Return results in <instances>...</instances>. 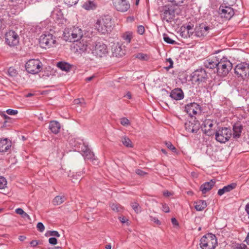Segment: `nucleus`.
<instances>
[{
    "label": "nucleus",
    "instance_id": "obj_36",
    "mask_svg": "<svg viewBox=\"0 0 249 249\" xmlns=\"http://www.w3.org/2000/svg\"><path fill=\"white\" fill-rule=\"evenodd\" d=\"M135 57L140 60L142 61H147L149 58V57L147 54L143 53H138L136 55Z\"/></svg>",
    "mask_w": 249,
    "mask_h": 249
},
{
    "label": "nucleus",
    "instance_id": "obj_1",
    "mask_svg": "<svg viewBox=\"0 0 249 249\" xmlns=\"http://www.w3.org/2000/svg\"><path fill=\"white\" fill-rule=\"evenodd\" d=\"M63 38L66 41L74 42L82 39L83 34L82 29L78 27L72 26L66 28L63 32Z\"/></svg>",
    "mask_w": 249,
    "mask_h": 249
},
{
    "label": "nucleus",
    "instance_id": "obj_14",
    "mask_svg": "<svg viewBox=\"0 0 249 249\" xmlns=\"http://www.w3.org/2000/svg\"><path fill=\"white\" fill-rule=\"evenodd\" d=\"M220 55L211 56L207 57L203 62L204 66L209 69L216 71L217 65L219 64V58Z\"/></svg>",
    "mask_w": 249,
    "mask_h": 249
},
{
    "label": "nucleus",
    "instance_id": "obj_32",
    "mask_svg": "<svg viewBox=\"0 0 249 249\" xmlns=\"http://www.w3.org/2000/svg\"><path fill=\"white\" fill-rule=\"evenodd\" d=\"M122 37L126 43H130L133 38V33L131 31L125 32L122 34Z\"/></svg>",
    "mask_w": 249,
    "mask_h": 249
},
{
    "label": "nucleus",
    "instance_id": "obj_62",
    "mask_svg": "<svg viewBox=\"0 0 249 249\" xmlns=\"http://www.w3.org/2000/svg\"><path fill=\"white\" fill-rule=\"evenodd\" d=\"M119 219L120 220V221L122 223H125L127 221H128V220L127 219L125 218V217L124 216H123V217H119Z\"/></svg>",
    "mask_w": 249,
    "mask_h": 249
},
{
    "label": "nucleus",
    "instance_id": "obj_2",
    "mask_svg": "<svg viewBox=\"0 0 249 249\" xmlns=\"http://www.w3.org/2000/svg\"><path fill=\"white\" fill-rule=\"evenodd\" d=\"M97 31L102 34H108L112 29L111 19L109 16H105L98 19L95 24Z\"/></svg>",
    "mask_w": 249,
    "mask_h": 249
},
{
    "label": "nucleus",
    "instance_id": "obj_19",
    "mask_svg": "<svg viewBox=\"0 0 249 249\" xmlns=\"http://www.w3.org/2000/svg\"><path fill=\"white\" fill-rule=\"evenodd\" d=\"M214 121L211 119H205L202 124V127L204 129L203 130L204 133L208 136H211L213 134L211 132V129L213 125Z\"/></svg>",
    "mask_w": 249,
    "mask_h": 249
},
{
    "label": "nucleus",
    "instance_id": "obj_6",
    "mask_svg": "<svg viewBox=\"0 0 249 249\" xmlns=\"http://www.w3.org/2000/svg\"><path fill=\"white\" fill-rule=\"evenodd\" d=\"M231 136V130L229 127H219L215 133L216 140L220 143H225L230 140Z\"/></svg>",
    "mask_w": 249,
    "mask_h": 249
},
{
    "label": "nucleus",
    "instance_id": "obj_29",
    "mask_svg": "<svg viewBox=\"0 0 249 249\" xmlns=\"http://www.w3.org/2000/svg\"><path fill=\"white\" fill-rule=\"evenodd\" d=\"M53 16H56V18L60 19L63 18V14L60 6H56L52 12Z\"/></svg>",
    "mask_w": 249,
    "mask_h": 249
},
{
    "label": "nucleus",
    "instance_id": "obj_30",
    "mask_svg": "<svg viewBox=\"0 0 249 249\" xmlns=\"http://www.w3.org/2000/svg\"><path fill=\"white\" fill-rule=\"evenodd\" d=\"M204 30L202 28L201 24L196 26L195 29V36L197 37H204L206 36V33H204Z\"/></svg>",
    "mask_w": 249,
    "mask_h": 249
},
{
    "label": "nucleus",
    "instance_id": "obj_53",
    "mask_svg": "<svg viewBox=\"0 0 249 249\" xmlns=\"http://www.w3.org/2000/svg\"><path fill=\"white\" fill-rule=\"evenodd\" d=\"M234 249H248L247 246L244 244H238Z\"/></svg>",
    "mask_w": 249,
    "mask_h": 249
},
{
    "label": "nucleus",
    "instance_id": "obj_58",
    "mask_svg": "<svg viewBox=\"0 0 249 249\" xmlns=\"http://www.w3.org/2000/svg\"><path fill=\"white\" fill-rule=\"evenodd\" d=\"M30 244L32 247H35L38 244V242L36 240H32L30 242Z\"/></svg>",
    "mask_w": 249,
    "mask_h": 249
},
{
    "label": "nucleus",
    "instance_id": "obj_7",
    "mask_svg": "<svg viewBox=\"0 0 249 249\" xmlns=\"http://www.w3.org/2000/svg\"><path fill=\"white\" fill-rule=\"evenodd\" d=\"M42 63L38 59H30L25 65L27 71L31 74H36L41 71Z\"/></svg>",
    "mask_w": 249,
    "mask_h": 249
},
{
    "label": "nucleus",
    "instance_id": "obj_18",
    "mask_svg": "<svg viewBox=\"0 0 249 249\" xmlns=\"http://www.w3.org/2000/svg\"><path fill=\"white\" fill-rule=\"evenodd\" d=\"M185 129L193 133H196L200 127V124L198 121L194 120L193 122L187 121L184 124Z\"/></svg>",
    "mask_w": 249,
    "mask_h": 249
},
{
    "label": "nucleus",
    "instance_id": "obj_51",
    "mask_svg": "<svg viewBox=\"0 0 249 249\" xmlns=\"http://www.w3.org/2000/svg\"><path fill=\"white\" fill-rule=\"evenodd\" d=\"M49 243L53 245H55L57 243V240L55 237H51L49 239Z\"/></svg>",
    "mask_w": 249,
    "mask_h": 249
},
{
    "label": "nucleus",
    "instance_id": "obj_37",
    "mask_svg": "<svg viewBox=\"0 0 249 249\" xmlns=\"http://www.w3.org/2000/svg\"><path fill=\"white\" fill-rule=\"evenodd\" d=\"M179 32L180 36L181 37L184 38L189 37V31L186 30L185 27H181Z\"/></svg>",
    "mask_w": 249,
    "mask_h": 249
},
{
    "label": "nucleus",
    "instance_id": "obj_48",
    "mask_svg": "<svg viewBox=\"0 0 249 249\" xmlns=\"http://www.w3.org/2000/svg\"><path fill=\"white\" fill-rule=\"evenodd\" d=\"M48 234L49 236H54V237H59L60 236V234L58 233V231H49Z\"/></svg>",
    "mask_w": 249,
    "mask_h": 249
},
{
    "label": "nucleus",
    "instance_id": "obj_3",
    "mask_svg": "<svg viewBox=\"0 0 249 249\" xmlns=\"http://www.w3.org/2000/svg\"><path fill=\"white\" fill-rule=\"evenodd\" d=\"M219 64L217 65L216 72L220 76H226L232 68L231 62L226 57L219 56Z\"/></svg>",
    "mask_w": 249,
    "mask_h": 249
},
{
    "label": "nucleus",
    "instance_id": "obj_60",
    "mask_svg": "<svg viewBox=\"0 0 249 249\" xmlns=\"http://www.w3.org/2000/svg\"><path fill=\"white\" fill-rule=\"evenodd\" d=\"M166 61L169 63V68L173 67V61L171 58H169L166 59Z\"/></svg>",
    "mask_w": 249,
    "mask_h": 249
},
{
    "label": "nucleus",
    "instance_id": "obj_49",
    "mask_svg": "<svg viewBox=\"0 0 249 249\" xmlns=\"http://www.w3.org/2000/svg\"><path fill=\"white\" fill-rule=\"evenodd\" d=\"M36 228L40 232H43L45 230V227L41 222H38L37 223Z\"/></svg>",
    "mask_w": 249,
    "mask_h": 249
},
{
    "label": "nucleus",
    "instance_id": "obj_59",
    "mask_svg": "<svg viewBox=\"0 0 249 249\" xmlns=\"http://www.w3.org/2000/svg\"><path fill=\"white\" fill-rule=\"evenodd\" d=\"M171 222H172V224L175 226L178 225V223L177 220L175 218H172Z\"/></svg>",
    "mask_w": 249,
    "mask_h": 249
},
{
    "label": "nucleus",
    "instance_id": "obj_50",
    "mask_svg": "<svg viewBox=\"0 0 249 249\" xmlns=\"http://www.w3.org/2000/svg\"><path fill=\"white\" fill-rule=\"evenodd\" d=\"M150 220L153 222L155 224H156L158 225H160L161 224L160 221L158 220V219L157 217H153L152 216H150Z\"/></svg>",
    "mask_w": 249,
    "mask_h": 249
},
{
    "label": "nucleus",
    "instance_id": "obj_38",
    "mask_svg": "<svg viewBox=\"0 0 249 249\" xmlns=\"http://www.w3.org/2000/svg\"><path fill=\"white\" fill-rule=\"evenodd\" d=\"M131 206L136 213H138L141 212V207L137 202H132L131 203Z\"/></svg>",
    "mask_w": 249,
    "mask_h": 249
},
{
    "label": "nucleus",
    "instance_id": "obj_61",
    "mask_svg": "<svg viewBox=\"0 0 249 249\" xmlns=\"http://www.w3.org/2000/svg\"><path fill=\"white\" fill-rule=\"evenodd\" d=\"M22 217L23 218H27L29 220H31L30 216L27 213H26L25 212H24V214H23L22 215Z\"/></svg>",
    "mask_w": 249,
    "mask_h": 249
},
{
    "label": "nucleus",
    "instance_id": "obj_46",
    "mask_svg": "<svg viewBox=\"0 0 249 249\" xmlns=\"http://www.w3.org/2000/svg\"><path fill=\"white\" fill-rule=\"evenodd\" d=\"M201 25L202 26V28H203L204 31H205L204 33H206V36H207L209 32V30L211 29L210 27L208 26V25H207L204 23H201Z\"/></svg>",
    "mask_w": 249,
    "mask_h": 249
},
{
    "label": "nucleus",
    "instance_id": "obj_33",
    "mask_svg": "<svg viewBox=\"0 0 249 249\" xmlns=\"http://www.w3.org/2000/svg\"><path fill=\"white\" fill-rule=\"evenodd\" d=\"M66 200L64 196H57L53 199V203L54 205H59L63 203Z\"/></svg>",
    "mask_w": 249,
    "mask_h": 249
},
{
    "label": "nucleus",
    "instance_id": "obj_57",
    "mask_svg": "<svg viewBox=\"0 0 249 249\" xmlns=\"http://www.w3.org/2000/svg\"><path fill=\"white\" fill-rule=\"evenodd\" d=\"M15 212L21 215L23 214H24V211L21 208H18V209H16Z\"/></svg>",
    "mask_w": 249,
    "mask_h": 249
},
{
    "label": "nucleus",
    "instance_id": "obj_20",
    "mask_svg": "<svg viewBox=\"0 0 249 249\" xmlns=\"http://www.w3.org/2000/svg\"><path fill=\"white\" fill-rule=\"evenodd\" d=\"M81 151L82 152V155L84 157L85 160H89L94 161H97V160L95 158L94 155L93 153L91 151V150L88 147V146L84 145L83 147H82Z\"/></svg>",
    "mask_w": 249,
    "mask_h": 249
},
{
    "label": "nucleus",
    "instance_id": "obj_15",
    "mask_svg": "<svg viewBox=\"0 0 249 249\" xmlns=\"http://www.w3.org/2000/svg\"><path fill=\"white\" fill-rule=\"evenodd\" d=\"M201 110L200 106L195 102L188 104L185 107V111L191 117L196 115L198 112L201 113Z\"/></svg>",
    "mask_w": 249,
    "mask_h": 249
},
{
    "label": "nucleus",
    "instance_id": "obj_27",
    "mask_svg": "<svg viewBox=\"0 0 249 249\" xmlns=\"http://www.w3.org/2000/svg\"><path fill=\"white\" fill-rule=\"evenodd\" d=\"M82 7L87 10H94L97 7V4L94 1L89 0L83 4Z\"/></svg>",
    "mask_w": 249,
    "mask_h": 249
},
{
    "label": "nucleus",
    "instance_id": "obj_43",
    "mask_svg": "<svg viewBox=\"0 0 249 249\" xmlns=\"http://www.w3.org/2000/svg\"><path fill=\"white\" fill-rule=\"evenodd\" d=\"M7 184L6 179L3 177H0V189H3Z\"/></svg>",
    "mask_w": 249,
    "mask_h": 249
},
{
    "label": "nucleus",
    "instance_id": "obj_35",
    "mask_svg": "<svg viewBox=\"0 0 249 249\" xmlns=\"http://www.w3.org/2000/svg\"><path fill=\"white\" fill-rule=\"evenodd\" d=\"M110 206L113 211L116 212H121L123 209V208L118 203H111L110 204Z\"/></svg>",
    "mask_w": 249,
    "mask_h": 249
},
{
    "label": "nucleus",
    "instance_id": "obj_44",
    "mask_svg": "<svg viewBox=\"0 0 249 249\" xmlns=\"http://www.w3.org/2000/svg\"><path fill=\"white\" fill-rule=\"evenodd\" d=\"M78 1V0H64L65 4L69 6H72L76 4Z\"/></svg>",
    "mask_w": 249,
    "mask_h": 249
},
{
    "label": "nucleus",
    "instance_id": "obj_24",
    "mask_svg": "<svg viewBox=\"0 0 249 249\" xmlns=\"http://www.w3.org/2000/svg\"><path fill=\"white\" fill-rule=\"evenodd\" d=\"M11 147V142L7 139L0 140V152H8Z\"/></svg>",
    "mask_w": 249,
    "mask_h": 249
},
{
    "label": "nucleus",
    "instance_id": "obj_4",
    "mask_svg": "<svg viewBox=\"0 0 249 249\" xmlns=\"http://www.w3.org/2000/svg\"><path fill=\"white\" fill-rule=\"evenodd\" d=\"M217 244V239L212 233L203 236L200 240L199 245L202 249H214Z\"/></svg>",
    "mask_w": 249,
    "mask_h": 249
},
{
    "label": "nucleus",
    "instance_id": "obj_11",
    "mask_svg": "<svg viewBox=\"0 0 249 249\" xmlns=\"http://www.w3.org/2000/svg\"><path fill=\"white\" fill-rule=\"evenodd\" d=\"M232 6L222 4L219 8L218 13L221 18L230 19L234 14Z\"/></svg>",
    "mask_w": 249,
    "mask_h": 249
},
{
    "label": "nucleus",
    "instance_id": "obj_13",
    "mask_svg": "<svg viewBox=\"0 0 249 249\" xmlns=\"http://www.w3.org/2000/svg\"><path fill=\"white\" fill-rule=\"evenodd\" d=\"M5 42L10 46H16L19 42V36L14 31L10 30L5 35Z\"/></svg>",
    "mask_w": 249,
    "mask_h": 249
},
{
    "label": "nucleus",
    "instance_id": "obj_28",
    "mask_svg": "<svg viewBox=\"0 0 249 249\" xmlns=\"http://www.w3.org/2000/svg\"><path fill=\"white\" fill-rule=\"evenodd\" d=\"M195 208L197 211H201L207 207V203L205 200H199L194 202Z\"/></svg>",
    "mask_w": 249,
    "mask_h": 249
},
{
    "label": "nucleus",
    "instance_id": "obj_10",
    "mask_svg": "<svg viewBox=\"0 0 249 249\" xmlns=\"http://www.w3.org/2000/svg\"><path fill=\"white\" fill-rule=\"evenodd\" d=\"M234 72L238 77L248 79L249 76V64L241 63L237 64L234 68Z\"/></svg>",
    "mask_w": 249,
    "mask_h": 249
},
{
    "label": "nucleus",
    "instance_id": "obj_31",
    "mask_svg": "<svg viewBox=\"0 0 249 249\" xmlns=\"http://www.w3.org/2000/svg\"><path fill=\"white\" fill-rule=\"evenodd\" d=\"M57 66L60 69L65 71H68L71 68V66L67 62H59L57 64Z\"/></svg>",
    "mask_w": 249,
    "mask_h": 249
},
{
    "label": "nucleus",
    "instance_id": "obj_54",
    "mask_svg": "<svg viewBox=\"0 0 249 249\" xmlns=\"http://www.w3.org/2000/svg\"><path fill=\"white\" fill-rule=\"evenodd\" d=\"M136 173L141 177H143L147 174V173L144 171L139 169L136 170Z\"/></svg>",
    "mask_w": 249,
    "mask_h": 249
},
{
    "label": "nucleus",
    "instance_id": "obj_63",
    "mask_svg": "<svg viewBox=\"0 0 249 249\" xmlns=\"http://www.w3.org/2000/svg\"><path fill=\"white\" fill-rule=\"evenodd\" d=\"M169 1L174 3L175 4H177L178 2H183V0H169Z\"/></svg>",
    "mask_w": 249,
    "mask_h": 249
},
{
    "label": "nucleus",
    "instance_id": "obj_64",
    "mask_svg": "<svg viewBox=\"0 0 249 249\" xmlns=\"http://www.w3.org/2000/svg\"><path fill=\"white\" fill-rule=\"evenodd\" d=\"M245 211L247 213L249 214V202L245 206Z\"/></svg>",
    "mask_w": 249,
    "mask_h": 249
},
{
    "label": "nucleus",
    "instance_id": "obj_42",
    "mask_svg": "<svg viewBox=\"0 0 249 249\" xmlns=\"http://www.w3.org/2000/svg\"><path fill=\"white\" fill-rule=\"evenodd\" d=\"M120 124L123 126H127L130 124V122L128 119L123 117L120 119Z\"/></svg>",
    "mask_w": 249,
    "mask_h": 249
},
{
    "label": "nucleus",
    "instance_id": "obj_47",
    "mask_svg": "<svg viewBox=\"0 0 249 249\" xmlns=\"http://www.w3.org/2000/svg\"><path fill=\"white\" fill-rule=\"evenodd\" d=\"M145 32V29L143 26L142 25H139L137 27V33L142 35H143Z\"/></svg>",
    "mask_w": 249,
    "mask_h": 249
},
{
    "label": "nucleus",
    "instance_id": "obj_52",
    "mask_svg": "<svg viewBox=\"0 0 249 249\" xmlns=\"http://www.w3.org/2000/svg\"><path fill=\"white\" fill-rule=\"evenodd\" d=\"M17 110H14L12 109H8L6 110V113L10 115H15L18 113Z\"/></svg>",
    "mask_w": 249,
    "mask_h": 249
},
{
    "label": "nucleus",
    "instance_id": "obj_55",
    "mask_svg": "<svg viewBox=\"0 0 249 249\" xmlns=\"http://www.w3.org/2000/svg\"><path fill=\"white\" fill-rule=\"evenodd\" d=\"M181 27H185L186 30L189 31L190 30H193V27H194V25L192 24H190L187 25L186 26H182Z\"/></svg>",
    "mask_w": 249,
    "mask_h": 249
},
{
    "label": "nucleus",
    "instance_id": "obj_41",
    "mask_svg": "<svg viewBox=\"0 0 249 249\" xmlns=\"http://www.w3.org/2000/svg\"><path fill=\"white\" fill-rule=\"evenodd\" d=\"M165 144L166 147L171 150L172 152L175 153H178V151L176 148L170 142H166Z\"/></svg>",
    "mask_w": 249,
    "mask_h": 249
},
{
    "label": "nucleus",
    "instance_id": "obj_8",
    "mask_svg": "<svg viewBox=\"0 0 249 249\" xmlns=\"http://www.w3.org/2000/svg\"><path fill=\"white\" fill-rule=\"evenodd\" d=\"M56 43L55 37L51 34L42 35L39 38V44L43 48H49Z\"/></svg>",
    "mask_w": 249,
    "mask_h": 249
},
{
    "label": "nucleus",
    "instance_id": "obj_56",
    "mask_svg": "<svg viewBox=\"0 0 249 249\" xmlns=\"http://www.w3.org/2000/svg\"><path fill=\"white\" fill-rule=\"evenodd\" d=\"M162 210L165 213H169L170 212L169 207L165 204L162 205Z\"/></svg>",
    "mask_w": 249,
    "mask_h": 249
},
{
    "label": "nucleus",
    "instance_id": "obj_26",
    "mask_svg": "<svg viewBox=\"0 0 249 249\" xmlns=\"http://www.w3.org/2000/svg\"><path fill=\"white\" fill-rule=\"evenodd\" d=\"M236 183H232L230 184H229L227 186L223 187L222 189H220L218 190L217 194L218 195L221 196L224 194L228 192H230L236 187Z\"/></svg>",
    "mask_w": 249,
    "mask_h": 249
},
{
    "label": "nucleus",
    "instance_id": "obj_45",
    "mask_svg": "<svg viewBox=\"0 0 249 249\" xmlns=\"http://www.w3.org/2000/svg\"><path fill=\"white\" fill-rule=\"evenodd\" d=\"M223 3L229 6H233L236 3L237 0H222Z\"/></svg>",
    "mask_w": 249,
    "mask_h": 249
},
{
    "label": "nucleus",
    "instance_id": "obj_21",
    "mask_svg": "<svg viewBox=\"0 0 249 249\" xmlns=\"http://www.w3.org/2000/svg\"><path fill=\"white\" fill-rule=\"evenodd\" d=\"M170 96L176 100H180L184 98V93L180 88L175 89L170 93Z\"/></svg>",
    "mask_w": 249,
    "mask_h": 249
},
{
    "label": "nucleus",
    "instance_id": "obj_16",
    "mask_svg": "<svg viewBox=\"0 0 249 249\" xmlns=\"http://www.w3.org/2000/svg\"><path fill=\"white\" fill-rule=\"evenodd\" d=\"M113 4L117 11L122 12L127 11L130 6L127 0H113Z\"/></svg>",
    "mask_w": 249,
    "mask_h": 249
},
{
    "label": "nucleus",
    "instance_id": "obj_9",
    "mask_svg": "<svg viewBox=\"0 0 249 249\" xmlns=\"http://www.w3.org/2000/svg\"><path fill=\"white\" fill-rule=\"evenodd\" d=\"M208 76L204 69L200 68L195 71L191 74L192 81L198 83L206 82Z\"/></svg>",
    "mask_w": 249,
    "mask_h": 249
},
{
    "label": "nucleus",
    "instance_id": "obj_5",
    "mask_svg": "<svg viewBox=\"0 0 249 249\" xmlns=\"http://www.w3.org/2000/svg\"><path fill=\"white\" fill-rule=\"evenodd\" d=\"M90 50L92 53L97 57L106 56L108 53L107 45L101 42L93 43L90 47Z\"/></svg>",
    "mask_w": 249,
    "mask_h": 249
},
{
    "label": "nucleus",
    "instance_id": "obj_23",
    "mask_svg": "<svg viewBox=\"0 0 249 249\" xmlns=\"http://www.w3.org/2000/svg\"><path fill=\"white\" fill-rule=\"evenodd\" d=\"M49 129L53 133L57 134L60 132L61 124L56 121H52L49 123Z\"/></svg>",
    "mask_w": 249,
    "mask_h": 249
},
{
    "label": "nucleus",
    "instance_id": "obj_40",
    "mask_svg": "<svg viewBox=\"0 0 249 249\" xmlns=\"http://www.w3.org/2000/svg\"><path fill=\"white\" fill-rule=\"evenodd\" d=\"M8 74L10 76L15 77L18 75V71L13 67H10L8 70Z\"/></svg>",
    "mask_w": 249,
    "mask_h": 249
},
{
    "label": "nucleus",
    "instance_id": "obj_25",
    "mask_svg": "<svg viewBox=\"0 0 249 249\" xmlns=\"http://www.w3.org/2000/svg\"><path fill=\"white\" fill-rule=\"evenodd\" d=\"M233 134L232 136L234 139H238L241 136V134L243 129V126L240 123H237L234 124L232 127Z\"/></svg>",
    "mask_w": 249,
    "mask_h": 249
},
{
    "label": "nucleus",
    "instance_id": "obj_39",
    "mask_svg": "<svg viewBox=\"0 0 249 249\" xmlns=\"http://www.w3.org/2000/svg\"><path fill=\"white\" fill-rule=\"evenodd\" d=\"M163 36L164 41L167 43L170 44H176V42L175 40L172 39L167 35L164 34Z\"/></svg>",
    "mask_w": 249,
    "mask_h": 249
},
{
    "label": "nucleus",
    "instance_id": "obj_34",
    "mask_svg": "<svg viewBox=\"0 0 249 249\" xmlns=\"http://www.w3.org/2000/svg\"><path fill=\"white\" fill-rule=\"evenodd\" d=\"M123 144L127 147H133V145L130 139L127 137H124L122 139Z\"/></svg>",
    "mask_w": 249,
    "mask_h": 249
},
{
    "label": "nucleus",
    "instance_id": "obj_12",
    "mask_svg": "<svg viewBox=\"0 0 249 249\" xmlns=\"http://www.w3.org/2000/svg\"><path fill=\"white\" fill-rule=\"evenodd\" d=\"M161 17L163 21L168 23L171 22L175 17V10L172 6H165L163 7L161 14Z\"/></svg>",
    "mask_w": 249,
    "mask_h": 249
},
{
    "label": "nucleus",
    "instance_id": "obj_17",
    "mask_svg": "<svg viewBox=\"0 0 249 249\" xmlns=\"http://www.w3.org/2000/svg\"><path fill=\"white\" fill-rule=\"evenodd\" d=\"M88 45L83 39L77 40L73 43L71 47L74 49V52L82 53L87 50Z\"/></svg>",
    "mask_w": 249,
    "mask_h": 249
},
{
    "label": "nucleus",
    "instance_id": "obj_22",
    "mask_svg": "<svg viewBox=\"0 0 249 249\" xmlns=\"http://www.w3.org/2000/svg\"><path fill=\"white\" fill-rule=\"evenodd\" d=\"M215 183V180L214 179H211L210 181L202 184L200 187V190L202 191V194H206L211 190L214 185Z\"/></svg>",
    "mask_w": 249,
    "mask_h": 249
}]
</instances>
